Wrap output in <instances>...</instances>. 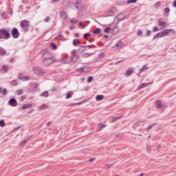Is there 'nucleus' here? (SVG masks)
Masks as SVG:
<instances>
[{
    "instance_id": "nucleus-34",
    "label": "nucleus",
    "mask_w": 176,
    "mask_h": 176,
    "mask_svg": "<svg viewBox=\"0 0 176 176\" xmlns=\"http://www.w3.org/2000/svg\"><path fill=\"white\" fill-rule=\"evenodd\" d=\"M28 141H30V140H24L23 142H22L21 144H20V146H25V144H27L28 142Z\"/></svg>"
},
{
    "instance_id": "nucleus-48",
    "label": "nucleus",
    "mask_w": 176,
    "mask_h": 176,
    "mask_svg": "<svg viewBox=\"0 0 176 176\" xmlns=\"http://www.w3.org/2000/svg\"><path fill=\"white\" fill-rule=\"evenodd\" d=\"M44 21L45 23H49V21H50V16H47L45 19Z\"/></svg>"
},
{
    "instance_id": "nucleus-55",
    "label": "nucleus",
    "mask_w": 176,
    "mask_h": 176,
    "mask_svg": "<svg viewBox=\"0 0 176 176\" xmlns=\"http://www.w3.org/2000/svg\"><path fill=\"white\" fill-rule=\"evenodd\" d=\"M60 63H63V64H66L67 63V59L62 58L60 60Z\"/></svg>"
},
{
    "instance_id": "nucleus-23",
    "label": "nucleus",
    "mask_w": 176,
    "mask_h": 176,
    "mask_svg": "<svg viewBox=\"0 0 176 176\" xmlns=\"http://www.w3.org/2000/svg\"><path fill=\"white\" fill-rule=\"evenodd\" d=\"M166 24L167 23L164 21H159L158 23H157V25L159 27H166Z\"/></svg>"
},
{
    "instance_id": "nucleus-26",
    "label": "nucleus",
    "mask_w": 176,
    "mask_h": 176,
    "mask_svg": "<svg viewBox=\"0 0 176 176\" xmlns=\"http://www.w3.org/2000/svg\"><path fill=\"white\" fill-rule=\"evenodd\" d=\"M94 35H97L98 34H101V29L100 28H97L93 32Z\"/></svg>"
},
{
    "instance_id": "nucleus-49",
    "label": "nucleus",
    "mask_w": 176,
    "mask_h": 176,
    "mask_svg": "<svg viewBox=\"0 0 176 176\" xmlns=\"http://www.w3.org/2000/svg\"><path fill=\"white\" fill-rule=\"evenodd\" d=\"M78 25H79L80 27H82V28H86V25L83 24V23H82V22H80V23H78Z\"/></svg>"
},
{
    "instance_id": "nucleus-32",
    "label": "nucleus",
    "mask_w": 176,
    "mask_h": 176,
    "mask_svg": "<svg viewBox=\"0 0 176 176\" xmlns=\"http://www.w3.org/2000/svg\"><path fill=\"white\" fill-rule=\"evenodd\" d=\"M157 38H162V36H160V32H158L155 35H154L153 41H155V39H157Z\"/></svg>"
},
{
    "instance_id": "nucleus-58",
    "label": "nucleus",
    "mask_w": 176,
    "mask_h": 176,
    "mask_svg": "<svg viewBox=\"0 0 176 176\" xmlns=\"http://www.w3.org/2000/svg\"><path fill=\"white\" fill-rule=\"evenodd\" d=\"M85 49H91V45H84Z\"/></svg>"
},
{
    "instance_id": "nucleus-14",
    "label": "nucleus",
    "mask_w": 176,
    "mask_h": 176,
    "mask_svg": "<svg viewBox=\"0 0 176 176\" xmlns=\"http://www.w3.org/2000/svg\"><path fill=\"white\" fill-rule=\"evenodd\" d=\"M170 13V8L168 7H166L164 9V16L166 17H168Z\"/></svg>"
},
{
    "instance_id": "nucleus-12",
    "label": "nucleus",
    "mask_w": 176,
    "mask_h": 176,
    "mask_svg": "<svg viewBox=\"0 0 176 176\" xmlns=\"http://www.w3.org/2000/svg\"><path fill=\"white\" fill-rule=\"evenodd\" d=\"M149 85H152V82H144L139 85L138 89L141 90V89H144V87H146L147 86H149Z\"/></svg>"
},
{
    "instance_id": "nucleus-44",
    "label": "nucleus",
    "mask_w": 176,
    "mask_h": 176,
    "mask_svg": "<svg viewBox=\"0 0 176 176\" xmlns=\"http://www.w3.org/2000/svg\"><path fill=\"white\" fill-rule=\"evenodd\" d=\"M111 30V28L109 27H107L104 30V32H107V34H109V30Z\"/></svg>"
},
{
    "instance_id": "nucleus-61",
    "label": "nucleus",
    "mask_w": 176,
    "mask_h": 176,
    "mask_svg": "<svg viewBox=\"0 0 176 176\" xmlns=\"http://www.w3.org/2000/svg\"><path fill=\"white\" fill-rule=\"evenodd\" d=\"M173 6L174 8H176V0L173 2Z\"/></svg>"
},
{
    "instance_id": "nucleus-38",
    "label": "nucleus",
    "mask_w": 176,
    "mask_h": 176,
    "mask_svg": "<svg viewBox=\"0 0 176 176\" xmlns=\"http://www.w3.org/2000/svg\"><path fill=\"white\" fill-rule=\"evenodd\" d=\"M11 85H12V86H17V85H19V82H17L16 80H13L11 82Z\"/></svg>"
},
{
    "instance_id": "nucleus-5",
    "label": "nucleus",
    "mask_w": 176,
    "mask_h": 176,
    "mask_svg": "<svg viewBox=\"0 0 176 176\" xmlns=\"http://www.w3.org/2000/svg\"><path fill=\"white\" fill-rule=\"evenodd\" d=\"M113 13H116V9L115 8V7H112L109 9L104 14V17H109L111 16H113Z\"/></svg>"
},
{
    "instance_id": "nucleus-4",
    "label": "nucleus",
    "mask_w": 176,
    "mask_h": 176,
    "mask_svg": "<svg viewBox=\"0 0 176 176\" xmlns=\"http://www.w3.org/2000/svg\"><path fill=\"white\" fill-rule=\"evenodd\" d=\"M11 35L12 38H14V39H17V38L20 36V32H19V30L17 29V28H12L11 31Z\"/></svg>"
},
{
    "instance_id": "nucleus-6",
    "label": "nucleus",
    "mask_w": 176,
    "mask_h": 176,
    "mask_svg": "<svg viewBox=\"0 0 176 176\" xmlns=\"http://www.w3.org/2000/svg\"><path fill=\"white\" fill-rule=\"evenodd\" d=\"M122 47H123V41H122V40H119L116 44L111 47V49H113V50H120Z\"/></svg>"
},
{
    "instance_id": "nucleus-29",
    "label": "nucleus",
    "mask_w": 176,
    "mask_h": 176,
    "mask_svg": "<svg viewBox=\"0 0 176 176\" xmlns=\"http://www.w3.org/2000/svg\"><path fill=\"white\" fill-rule=\"evenodd\" d=\"M41 97H49V91H45L41 94Z\"/></svg>"
},
{
    "instance_id": "nucleus-36",
    "label": "nucleus",
    "mask_w": 176,
    "mask_h": 176,
    "mask_svg": "<svg viewBox=\"0 0 176 176\" xmlns=\"http://www.w3.org/2000/svg\"><path fill=\"white\" fill-rule=\"evenodd\" d=\"M148 69V66L143 65L142 69H140V72H144V71H146Z\"/></svg>"
},
{
    "instance_id": "nucleus-17",
    "label": "nucleus",
    "mask_w": 176,
    "mask_h": 176,
    "mask_svg": "<svg viewBox=\"0 0 176 176\" xmlns=\"http://www.w3.org/2000/svg\"><path fill=\"white\" fill-rule=\"evenodd\" d=\"M47 108H49V106L45 103L39 107L40 111H45V109H47Z\"/></svg>"
},
{
    "instance_id": "nucleus-8",
    "label": "nucleus",
    "mask_w": 176,
    "mask_h": 176,
    "mask_svg": "<svg viewBox=\"0 0 176 176\" xmlns=\"http://www.w3.org/2000/svg\"><path fill=\"white\" fill-rule=\"evenodd\" d=\"M171 29H166L162 32H160L161 38H164V36H167L170 32H171Z\"/></svg>"
},
{
    "instance_id": "nucleus-25",
    "label": "nucleus",
    "mask_w": 176,
    "mask_h": 176,
    "mask_svg": "<svg viewBox=\"0 0 176 176\" xmlns=\"http://www.w3.org/2000/svg\"><path fill=\"white\" fill-rule=\"evenodd\" d=\"M60 17H62V19H68V15L67 14V12H60Z\"/></svg>"
},
{
    "instance_id": "nucleus-41",
    "label": "nucleus",
    "mask_w": 176,
    "mask_h": 176,
    "mask_svg": "<svg viewBox=\"0 0 176 176\" xmlns=\"http://www.w3.org/2000/svg\"><path fill=\"white\" fill-rule=\"evenodd\" d=\"M91 34H90V33H85L84 34V39H88L89 36H90Z\"/></svg>"
},
{
    "instance_id": "nucleus-60",
    "label": "nucleus",
    "mask_w": 176,
    "mask_h": 176,
    "mask_svg": "<svg viewBox=\"0 0 176 176\" xmlns=\"http://www.w3.org/2000/svg\"><path fill=\"white\" fill-rule=\"evenodd\" d=\"M72 54H74V56H76V51L73 50V51H72Z\"/></svg>"
},
{
    "instance_id": "nucleus-19",
    "label": "nucleus",
    "mask_w": 176,
    "mask_h": 176,
    "mask_svg": "<svg viewBox=\"0 0 176 176\" xmlns=\"http://www.w3.org/2000/svg\"><path fill=\"white\" fill-rule=\"evenodd\" d=\"M82 43V41L79 39H74L73 41V45L74 46H78V45H80Z\"/></svg>"
},
{
    "instance_id": "nucleus-59",
    "label": "nucleus",
    "mask_w": 176,
    "mask_h": 176,
    "mask_svg": "<svg viewBox=\"0 0 176 176\" xmlns=\"http://www.w3.org/2000/svg\"><path fill=\"white\" fill-rule=\"evenodd\" d=\"M104 39H108V38H109V36H108L107 34H105L104 36Z\"/></svg>"
},
{
    "instance_id": "nucleus-27",
    "label": "nucleus",
    "mask_w": 176,
    "mask_h": 176,
    "mask_svg": "<svg viewBox=\"0 0 176 176\" xmlns=\"http://www.w3.org/2000/svg\"><path fill=\"white\" fill-rule=\"evenodd\" d=\"M112 32L114 34H118V32H119V28L118 26L114 27V28L112 30Z\"/></svg>"
},
{
    "instance_id": "nucleus-33",
    "label": "nucleus",
    "mask_w": 176,
    "mask_h": 176,
    "mask_svg": "<svg viewBox=\"0 0 176 176\" xmlns=\"http://www.w3.org/2000/svg\"><path fill=\"white\" fill-rule=\"evenodd\" d=\"M157 124L154 123L152 124L151 125H149L147 128H146V131H149V130H151L153 127H155V126H156Z\"/></svg>"
},
{
    "instance_id": "nucleus-2",
    "label": "nucleus",
    "mask_w": 176,
    "mask_h": 176,
    "mask_svg": "<svg viewBox=\"0 0 176 176\" xmlns=\"http://www.w3.org/2000/svg\"><path fill=\"white\" fill-rule=\"evenodd\" d=\"M33 72L36 75H38V76H42V75H45V74H46V72L43 71V69H41L38 67L33 68Z\"/></svg>"
},
{
    "instance_id": "nucleus-13",
    "label": "nucleus",
    "mask_w": 176,
    "mask_h": 176,
    "mask_svg": "<svg viewBox=\"0 0 176 176\" xmlns=\"http://www.w3.org/2000/svg\"><path fill=\"white\" fill-rule=\"evenodd\" d=\"M105 127H107L106 124L99 123L97 126V131H101V130H102V129H105Z\"/></svg>"
},
{
    "instance_id": "nucleus-30",
    "label": "nucleus",
    "mask_w": 176,
    "mask_h": 176,
    "mask_svg": "<svg viewBox=\"0 0 176 176\" xmlns=\"http://www.w3.org/2000/svg\"><path fill=\"white\" fill-rule=\"evenodd\" d=\"M103 98H104V96L103 95H98L96 97V101H101Z\"/></svg>"
},
{
    "instance_id": "nucleus-39",
    "label": "nucleus",
    "mask_w": 176,
    "mask_h": 176,
    "mask_svg": "<svg viewBox=\"0 0 176 176\" xmlns=\"http://www.w3.org/2000/svg\"><path fill=\"white\" fill-rule=\"evenodd\" d=\"M23 93H24V91H23V89H18L16 91V94L17 96H21V94H23Z\"/></svg>"
},
{
    "instance_id": "nucleus-21",
    "label": "nucleus",
    "mask_w": 176,
    "mask_h": 176,
    "mask_svg": "<svg viewBox=\"0 0 176 176\" xmlns=\"http://www.w3.org/2000/svg\"><path fill=\"white\" fill-rule=\"evenodd\" d=\"M5 54H6V50L0 47V56H5Z\"/></svg>"
},
{
    "instance_id": "nucleus-1",
    "label": "nucleus",
    "mask_w": 176,
    "mask_h": 176,
    "mask_svg": "<svg viewBox=\"0 0 176 176\" xmlns=\"http://www.w3.org/2000/svg\"><path fill=\"white\" fill-rule=\"evenodd\" d=\"M54 61H56V60L53 57L46 58L43 60V64L49 67V65H52V64H54Z\"/></svg>"
},
{
    "instance_id": "nucleus-62",
    "label": "nucleus",
    "mask_w": 176,
    "mask_h": 176,
    "mask_svg": "<svg viewBox=\"0 0 176 176\" xmlns=\"http://www.w3.org/2000/svg\"><path fill=\"white\" fill-rule=\"evenodd\" d=\"M122 61H123V60H119V61H118V62L116 63V65H118V64H119V63H122Z\"/></svg>"
},
{
    "instance_id": "nucleus-57",
    "label": "nucleus",
    "mask_w": 176,
    "mask_h": 176,
    "mask_svg": "<svg viewBox=\"0 0 176 176\" xmlns=\"http://www.w3.org/2000/svg\"><path fill=\"white\" fill-rule=\"evenodd\" d=\"M20 100H21V102H23V101H24V100H25V96H21V98H20Z\"/></svg>"
},
{
    "instance_id": "nucleus-11",
    "label": "nucleus",
    "mask_w": 176,
    "mask_h": 176,
    "mask_svg": "<svg viewBox=\"0 0 176 176\" xmlns=\"http://www.w3.org/2000/svg\"><path fill=\"white\" fill-rule=\"evenodd\" d=\"M19 79H20V80H30L31 77L30 76H25L24 74H20L19 75Z\"/></svg>"
},
{
    "instance_id": "nucleus-53",
    "label": "nucleus",
    "mask_w": 176,
    "mask_h": 176,
    "mask_svg": "<svg viewBox=\"0 0 176 176\" xmlns=\"http://www.w3.org/2000/svg\"><path fill=\"white\" fill-rule=\"evenodd\" d=\"M162 3L160 2H157L155 5V8H159V6H161Z\"/></svg>"
},
{
    "instance_id": "nucleus-7",
    "label": "nucleus",
    "mask_w": 176,
    "mask_h": 176,
    "mask_svg": "<svg viewBox=\"0 0 176 176\" xmlns=\"http://www.w3.org/2000/svg\"><path fill=\"white\" fill-rule=\"evenodd\" d=\"M0 34H2L5 39L10 38V33H9L6 29H0Z\"/></svg>"
},
{
    "instance_id": "nucleus-16",
    "label": "nucleus",
    "mask_w": 176,
    "mask_h": 176,
    "mask_svg": "<svg viewBox=\"0 0 176 176\" xmlns=\"http://www.w3.org/2000/svg\"><path fill=\"white\" fill-rule=\"evenodd\" d=\"M72 96H74V92L72 91L67 92L65 96L66 100H69V98H72Z\"/></svg>"
},
{
    "instance_id": "nucleus-10",
    "label": "nucleus",
    "mask_w": 176,
    "mask_h": 176,
    "mask_svg": "<svg viewBox=\"0 0 176 176\" xmlns=\"http://www.w3.org/2000/svg\"><path fill=\"white\" fill-rule=\"evenodd\" d=\"M76 8L79 10V12H82L83 10V6L82 5V1L78 0L75 5Z\"/></svg>"
},
{
    "instance_id": "nucleus-18",
    "label": "nucleus",
    "mask_w": 176,
    "mask_h": 176,
    "mask_svg": "<svg viewBox=\"0 0 176 176\" xmlns=\"http://www.w3.org/2000/svg\"><path fill=\"white\" fill-rule=\"evenodd\" d=\"M133 72H134V69H133V67H131L129 69H127L126 72V76H130L131 74H133Z\"/></svg>"
},
{
    "instance_id": "nucleus-28",
    "label": "nucleus",
    "mask_w": 176,
    "mask_h": 176,
    "mask_svg": "<svg viewBox=\"0 0 176 176\" xmlns=\"http://www.w3.org/2000/svg\"><path fill=\"white\" fill-rule=\"evenodd\" d=\"M116 19H118V21H122V20H124V16L119 14L116 17Z\"/></svg>"
},
{
    "instance_id": "nucleus-54",
    "label": "nucleus",
    "mask_w": 176,
    "mask_h": 176,
    "mask_svg": "<svg viewBox=\"0 0 176 176\" xmlns=\"http://www.w3.org/2000/svg\"><path fill=\"white\" fill-rule=\"evenodd\" d=\"M119 119H120V118H119V117H114V118H113V122H116V120H119Z\"/></svg>"
},
{
    "instance_id": "nucleus-22",
    "label": "nucleus",
    "mask_w": 176,
    "mask_h": 176,
    "mask_svg": "<svg viewBox=\"0 0 176 176\" xmlns=\"http://www.w3.org/2000/svg\"><path fill=\"white\" fill-rule=\"evenodd\" d=\"M86 50V47H85V45H81L79 49H78V53H84V52H85Z\"/></svg>"
},
{
    "instance_id": "nucleus-42",
    "label": "nucleus",
    "mask_w": 176,
    "mask_h": 176,
    "mask_svg": "<svg viewBox=\"0 0 176 176\" xmlns=\"http://www.w3.org/2000/svg\"><path fill=\"white\" fill-rule=\"evenodd\" d=\"M137 3V0H127V3L130 4V3Z\"/></svg>"
},
{
    "instance_id": "nucleus-45",
    "label": "nucleus",
    "mask_w": 176,
    "mask_h": 176,
    "mask_svg": "<svg viewBox=\"0 0 176 176\" xmlns=\"http://www.w3.org/2000/svg\"><path fill=\"white\" fill-rule=\"evenodd\" d=\"M90 69V67L87 66L84 67V72H89V70Z\"/></svg>"
},
{
    "instance_id": "nucleus-9",
    "label": "nucleus",
    "mask_w": 176,
    "mask_h": 176,
    "mask_svg": "<svg viewBox=\"0 0 176 176\" xmlns=\"http://www.w3.org/2000/svg\"><path fill=\"white\" fill-rule=\"evenodd\" d=\"M8 104L10 105V107H17V100L14 98H12L9 100Z\"/></svg>"
},
{
    "instance_id": "nucleus-46",
    "label": "nucleus",
    "mask_w": 176,
    "mask_h": 176,
    "mask_svg": "<svg viewBox=\"0 0 176 176\" xmlns=\"http://www.w3.org/2000/svg\"><path fill=\"white\" fill-rule=\"evenodd\" d=\"M50 47H53L54 50H56V49H57V46L54 43H51Z\"/></svg>"
},
{
    "instance_id": "nucleus-56",
    "label": "nucleus",
    "mask_w": 176,
    "mask_h": 176,
    "mask_svg": "<svg viewBox=\"0 0 176 176\" xmlns=\"http://www.w3.org/2000/svg\"><path fill=\"white\" fill-rule=\"evenodd\" d=\"M94 160H96V158H91V159H89V163H93V162H94Z\"/></svg>"
},
{
    "instance_id": "nucleus-3",
    "label": "nucleus",
    "mask_w": 176,
    "mask_h": 176,
    "mask_svg": "<svg viewBox=\"0 0 176 176\" xmlns=\"http://www.w3.org/2000/svg\"><path fill=\"white\" fill-rule=\"evenodd\" d=\"M20 27L23 28V30H25V31H28V27H30V21L28 20H23L20 23Z\"/></svg>"
},
{
    "instance_id": "nucleus-63",
    "label": "nucleus",
    "mask_w": 176,
    "mask_h": 176,
    "mask_svg": "<svg viewBox=\"0 0 176 176\" xmlns=\"http://www.w3.org/2000/svg\"><path fill=\"white\" fill-rule=\"evenodd\" d=\"M52 124V123L50 122H47L46 126H50Z\"/></svg>"
},
{
    "instance_id": "nucleus-24",
    "label": "nucleus",
    "mask_w": 176,
    "mask_h": 176,
    "mask_svg": "<svg viewBox=\"0 0 176 176\" xmlns=\"http://www.w3.org/2000/svg\"><path fill=\"white\" fill-rule=\"evenodd\" d=\"M32 107V104L29 103L28 104H23L22 107V109H27L28 108Z\"/></svg>"
},
{
    "instance_id": "nucleus-37",
    "label": "nucleus",
    "mask_w": 176,
    "mask_h": 176,
    "mask_svg": "<svg viewBox=\"0 0 176 176\" xmlns=\"http://www.w3.org/2000/svg\"><path fill=\"white\" fill-rule=\"evenodd\" d=\"M77 72L85 73V67L77 69Z\"/></svg>"
},
{
    "instance_id": "nucleus-52",
    "label": "nucleus",
    "mask_w": 176,
    "mask_h": 176,
    "mask_svg": "<svg viewBox=\"0 0 176 176\" xmlns=\"http://www.w3.org/2000/svg\"><path fill=\"white\" fill-rule=\"evenodd\" d=\"M137 34L138 35L141 36L143 35L144 32H142V30H138Z\"/></svg>"
},
{
    "instance_id": "nucleus-20",
    "label": "nucleus",
    "mask_w": 176,
    "mask_h": 176,
    "mask_svg": "<svg viewBox=\"0 0 176 176\" xmlns=\"http://www.w3.org/2000/svg\"><path fill=\"white\" fill-rule=\"evenodd\" d=\"M155 104L157 105V108H159V109H162V108H163V104H162V101L157 100L155 102Z\"/></svg>"
},
{
    "instance_id": "nucleus-50",
    "label": "nucleus",
    "mask_w": 176,
    "mask_h": 176,
    "mask_svg": "<svg viewBox=\"0 0 176 176\" xmlns=\"http://www.w3.org/2000/svg\"><path fill=\"white\" fill-rule=\"evenodd\" d=\"M93 80V77L92 76H89L87 78V82L90 83L91 81Z\"/></svg>"
},
{
    "instance_id": "nucleus-64",
    "label": "nucleus",
    "mask_w": 176,
    "mask_h": 176,
    "mask_svg": "<svg viewBox=\"0 0 176 176\" xmlns=\"http://www.w3.org/2000/svg\"><path fill=\"white\" fill-rule=\"evenodd\" d=\"M75 36H76V37H78V36H79V34H78V33H76V34H75Z\"/></svg>"
},
{
    "instance_id": "nucleus-51",
    "label": "nucleus",
    "mask_w": 176,
    "mask_h": 176,
    "mask_svg": "<svg viewBox=\"0 0 176 176\" xmlns=\"http://www.w3.org/2000/svg\"><path fill=\"white\" fill-rule=\"evenodd\" d=\"M151 32H151V30H148V31L146 32V36H150Z\"/></svg>"
},
{
    "instance_id": "nucleus-15",
    "label": "nucleus",
    "mask_w": 176,
    "mask_h": 176,
    "mask_svg": "<svg viewBox=\"0 0 176 176\" xmlns=\"http://www.w3.org/2000/svg\"><path fill=\"white\" fill-rule=\"evenodd\" d=\"M70 60H71L72 63H76V61H78L79 60V56H78L77 55H73L70 58Z\"/></svg>"
},
{
    "instance_id": "nucleus-35",
    "label": "nucleus",
    "mask_w": 176,
    "mask_h": 176,
    "mask_svg": "<svg viewBox=\"0 0 176 176\" xmlns=\"http://www.w3.org/2000/svg\"><path fill=\"white\" fill-rule=\"evenodd\" d=\"M6 126V124L5 123V121L3 120H0V126L5 127Z\"/></svg>"
},
{
    "instance_id": "nucleus-43",
    "label": "nucleus",
    "mask_w": 176,
    "mask_h": 176,
    "mask_svg": "<svg viewBox=\"0 0 176 176\" xmlns=\"http://www.w3.org/2000/svg\"><path fill=\"white\" fill-rule=\"evenodd\" d=\"M157 31H159V28H157V26H154L153 28V32H157Z\"/></svg>"
},
{
    "instance_id": "nucleus-31",
    "label": "nucleus",
    "mask_w": 176,
    "mask_h": 176,
    "mask_svg": "<svg viewBox=\"0 0 176 176\" xmlns=\"http://www.w3.org/2000/svg\"><path fill=\"white\" fill-rule=\"evenodd\" d=\"M2 69L4 72H8L9 71V66L8 65H3L2 66Z\"/></svg>"
},
{
    "instance_id": "nucleus-40",
    "label": "nucleus",
    "mask_w": 176,
    "mask_h": 176,
    "mask_svg": "<svg viewBox=\"0 0 176 176\" xmlns=\"http://www.w3.org/2000/svg\"><path fill=\"white\" fill-rule=\"evenodd\" d=\"M1 93L3 96H6V94H8V89L5 88L3 90H1Z\"/></svg>"
},
{
    "instance_id": "nucleus-47",
    "label": "nucleus",
    "mask_w": 176,
    "mask_h": 176,
    "mask_svg": "<svg viewBox=\"0 0 176 176\" xmlns=\"http://www.w3.org/2000/svg\"><path fill=\"white\" fill-rule=\"evenodd\" d=\"M71 23H74V24L78 23V19L74 18L73 19L70 20Z\"/></svg>"
}]
</instances>
